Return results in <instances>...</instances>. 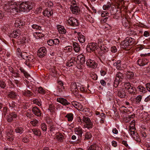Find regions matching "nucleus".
I'll list each match as a JSON object with an SVG mask.
<instances>
[{"instance_id":"19","label":"nucleus","mask_w":150,"mask_h":150,"mask_svg":"<svg viewBox=\"0 0 150 150\" xmlns=\"http://www.w3.org/2000/svg\"><path fill=\"white\" fill-rule=\"evenodd\" d=\"M78 38L79 42L81 43H83L85 41V36L80 32L77 33Z\"/></svg>"},{"instance_id":"3","label":"nucleus","mask_w":150,"mask_h":150,"mask_svg":"<svg viewBox=\"0 0 150 150\" xmlns=\"http://www.w3.org/2000/svg\"><path fill=\"white\" fill-rule=\"evenodd\" d=\"M135 41V40L132 38L127 37L122 42L121 47L123 49L130 48L131 46Z\"/></svg>"},{"instance_id":"61","label":"nucleus","mask_w":150,"mask_h":150,"mask_svg":"<svg viewBox=\"0 0 150 150\" xmlns=\"http://www.w3.org/2000/svg\"><path fill=\"white\" fill-rule=\"evenodd\" d=\"M6 86L5 82L3 81H0V87L2 88H4Z\"/></svg>"},{"instance_id":"55","label":"nucleus","mask_w":150,"mask_h":150,"mask_svg":"<svg viewBox=\"0 0 150 150\" xmlns=\"http://www.w3.org/2000/svg\"><path fill=\"white\" fill-rule=\"evenodd\" d=\"M9 115H11V117L13 120H14L17 117V115L15 112H12L9 114Z\"/></svg>"},{"instance_id":"23","label":"nucleus","mask_w":150,"mask_h":150,"mask_svg":"<svg viewBox=\"0 0 150 150\" xmlns=\"http://www.w3.org/2000/svg\"><path fill=\"white\" fill-rule=\"evenodd\" d=\"M23 24V22L19 18L17 19L15 23V26L16 27L20 28Z\"/></svg>"},{"instance_id":"26","label":"nucleus","mask_w":150,"mask_h":150,"mask_svg":"<svg viewBox=\"0 0 150 150\" xmlns=\"http://www.w3.org/2000/svg\"><path fill=\"white\" fill-rule=\"evenodd\" d=\"M137 89L138 91L140 93V94L142 93H144L146 92V90L145 88L142 86H139L137 87Z\"/></svg>"},{"instance_id":"40","label":"nucleus","mask_w":150,"mask_h":150,"mask_svg":"<svg viewBox=\"0 0 150 150\" xmlns=\"http://www.w3.org/2000/svg\"><path fill=\"white\" fill-rule=\"evenodd\" d=\"M127 34L130 36L137 35V33L136 32L132 30H129L127 32Z\"/></svg>"},{"instance_id":"49","label":"nucleus","mask_w":150,"mask_h":150,"mask_svg":"<svg viewBox=\"0 0 150 150\" xmlns=\"http://www.w3.org/2000/svg\"><path fill=\"white\" fill-rule=\"evenodd\" d=\"M135 128L134 127V125H130L129 127V131L130 133V134H131V133H132V132H135Z\"/></svg>"},{"instance_id":"54","label":"nucleus","mask_w":150,"mask_h":150,"mask_svg":"<svg viewBox=\"0 0 150 150\" xmlns=\"http://www.w3.org/2000/svg\"><path fill=\"white\" fill-rule=\"evenodd\" d=\"M53 45H59V39L56 38L53 40Z\"/></svg>"},{"instance_id":"58","label":"nucleus","mask_w":150,"mask_h":150,"mask_svg":"<svg viewBox=\"0 0 150 150\" xmlns=\"http://www.w3.org/2000/svg\"><path fill=\"white\" fill-rule=\"evenodd\" d=\"M44 36V34L40 32H38V39H40L42 40H43L44 39V38H43Z\"/></svg>"},{"instance_id":"15","label":"nucleus","mask_w":150,"mask_h":150,"mask_svg":"<svg viewBox=\"0 0 150 150\" xmlns=\"http://www.w3.org/2000/svg\"><path fill=\"white\" fill-rule=\"evenodd\" d=\"M148 63V60L145 58L142 59H139L137 61L138 64L140 66H144L147 64Z\"/></svg>"},{"instance_id":"27","label":"nucleus","mask_w":150,"mask_h":150,"mask_svg":"<svg viewBox=\"0 0 150 150\" xmlns=\"http://www.w3.org/2000/svg\"><path fill=\"white\" fill-rule=\"evenodd\" d=\"M28 54H29V53L23 52L20 53V54H18V56L20 58H22L25 60L26 58H27L28 56Z\"/></svg>"},{"instance_id":"56","label":"nucleus","mask_w":150,"mask_h":150,"mask_svg":"<svg viewBox=\"0 0 150 150\" xmlns=\"http://www.w3.org/2000/svg\"><path fill=\"white\" fill-rule=\"evenodd\" d=\"M38 108L35 107L33 108L32 109V111L33 113L37 116H38Z\"/></svg>"},{"instance_id":"1","label":"nucleus","mask_w":150,"mask_h":150,"mask_svg":"<svg viewBox=\"0 0 150 150\" xmlns=\"http://www.w3.org/2000/svg\"><path fill=\"white\" fill-rule=\"evenodd\" d=\"M9 8L11 9V12L13 11L15 13L20 11L28 12L32 8V5L28 2H23L18 6L16 2L11 1L9 3Z\"/></svg>"},{"instance_id":"51","label":"nucleus","mask_w":150,"mask_h":150,"mask_svg":"<svg viewBox=\"0 0 150 150\" xmlns=\"http://www.w3.org/2000/svg\"><path fill=\"white\" fill-rule=\"evenodd\" d=\"M105 42L104 41H102L101 39H99L98 40V46L100 47L101 46L104 44Z\"/></svg>"},{"instance_id":"25","label":"nucleus","mask_w":150,"mask_h":150,"mask_svg":"<svg viewBox=\"0 0 150 150\" xmlns=\"http://www.w3.org/2000/svg\"><path fill=\"white\" fill-rule=\"evenodd\" d=\"M74 50L75 52H78L80 51V47L78 44L76 42H74L73 44Z\"/></svg>"},{"instance_id":"14","label":"nucleus","mask_w":150,"mask_h":150,"mask_svg":"<svg viewBox=\"0 0 150 150\" xmlns=\"http://www.w3.org/2000/svg\"><path fill=\"white\" fill-rule=\"evenodd\" d=\"M21 34V32L19 29H17L16 30H14L10 35V36L11 37L16 38L18 37Z\"/></svg>"},{"instance_id":"28","label":"nucleus","mask_w":150,"mask_h":150,"mask_svg":"<svg viewBox=\"0 0 150 150\" xmlns=\"http://www.w3.org/2000/svg\"><path fill=\"white\" fill-rule=\"evenodd\" d=\"M77 59H80V62L81 64H83L85 62V57L84 55L81 54L77 56Z\"/></svg>"},{"instance_id":"9","label":"nucleus","mask_w":150,"mask_h":150,"mask_svg":"<svg viewBox=\"0 0 150 150\" xmlns=\"http://www.w3.org/2000/svg\"><path fill=\"white\" fill-rule=\"evenodd\" d=\"M77 58L76 57H72L71 58L69 57L66 63V65L67 66L70 67L73 66L76 63Z\"/></svg>"},{"instance_id":"32","label":"nucleus","mask_w":150,"mask_h":150,"mask_svg":"<svg viewBox=\"0 0 150 150\" xmlns=\"http://www.w3.org/2000/svg\"><path fill=\"white\" fill-rule=\"evenodd\" d=\"M134 74L131 71H128L127 72L126 77L127 79L130 80L134 78Z\"/></svg>"},{"instance_id":"20","label":"nucleus","mask_w":150,"mask_h":150,"mask_svg":"<svg viewBox=\"0 0 150 150\" xmlns=\"http://www.w3.org/2000/svg\"><path fill=\"white\" fill-rule=\"evenodd\" d=\"M75 133L80 137H81L82 134L83 133V130L82 128L80 127H76L74 129Z\"/></svg>"},{"instance_id":"6","label":"nucleus","mask_w":150,"mask_h":150,"mask_svg":"<svg viewBox=\"0 0 150 150\" xmlns=\"http://www.w3.org/2000/svg\"><path fill=\"white\" fill-rule=\"evenodd\" d=\"M67 21L69 25L74 27L78 26L79 23L77 20L74 17H69Z\"/></svg>"},{"instance_id":"4","label":"nucleus","mask_w":150,"mask_h":150,"mask_svg":"<svg viewBox=\"0 0 150 150\" xmlns=\"http://www.w3.org/2000/svg\"><path fill=\"white\" fill-rule=\"evenodd\" d=\"M82 120L83 122H84V126L85 128L90 129L93 127L94 126L93 123L88 117L83 116L82 117Z\"/></svg>"},{"instance_id":"18","label":"nucleus","mask_w":150,"mask_h":150,"mask_svg":"<svg viewBox=\"0 0 150 150\" xmlns=\"http://www.w3.org/2000/svg\"><path fill=\"white\" fill-rule=\"evenodd\" d=\"M85 18L86 20L89 21L91 23H93L94 22V20L91 16L86 11L83 13Z\"/></svg>"},{"instance_id":"5","label":"nucleus","mask_w":150,"mask_h":150,"mask_svg":"<svg viewBox=\"0 0 150 150\" xmlns=\"http://www.w3.org/2000/svg\"><path fill=\"white\" fill-rule=\"evenodd\" d=\"M98 48L97 43L92 42L88 44L86 49L88 52H91L97 50Z\"/></svg>"},{"instance_id":"50","label":"nucleus","mask_w":150,"mask_h":150,"mask_svg":"<svg viewBox=\"0 0 150 150\" xmlns=\"http://www.w3.org/2000/svg\"><path fill=\"white\" fill-rule=\"evenodd\" d=\"M120 81H121L118 79L117 80V79H115L114 83V86L116 88L118 86Z\"/></svg>"},{"instance_id":"2","label":"nucleus","mask_w":150,"mask_h":150,"mask_svg":"<svg viewBox=\"0 0 150 150\" xmlns=\"http://www.w3.org/2000/svg\"><path fill=\"white\" fill-rule=\"evenodd\" d=\"M103 8L104 10L109 11L111 15H115L117 13L116 8L112 2H108L103 5Z\"/></svg>"},{"instance_id":"39","label":"nucleus","mask_w":150,"mask_h":150,"mask_svg":"<svg viewBox=\"0 0 150 150\" xmlns=\"http://www.w3.org/2000/svg\"><path fill=\"white\" fill-rule=\"evenodd\" d=\"M72 50L71 46H68L66 47L64 50V52L65 53H67L71 52Z\"/></svg>"},{"instance_id":"13","label":"nucleus","mask_w":150,"mask_h":150,"mask_svg":"<svg viewBox=\"0 0 150 150\" xmlns=\"http://www.w3.org/2000/svg\"><path fill=\"white\" fill-rule=\"evenodd\" d=\"M46 49L44 47L40 48L38 50V57H42L44 56L46 54Z\"/></svg>"},{"instance_id":"63","label":"nucleus","mask_w":150,"mask_h":150,"mask_svg":"<svg viewBox=\"0 0 150 150\" xmlns=\"http://www.w3.org/2000/svg\"><path fill=\"white\" fill-rule=\"evenodd\" d=\"M30 123L33 126H36L38 123L37 121L36 120H33L30 122Z\"/></svg>"},{"instance_id":"52","label":"nucleus","mask_w":150,"mask_h":150,"mask_svg":"<svg viewBox=\"0 0 150 150\" xmlns=\"http://www.w3.org/2000/svg\"><path fill=\"white\" fill-rule=\"evenodd\" d=\"M79 89L82 93H84L86 92L87 91V89L83 87V86H82L80 87L79 86Z\"/></svg>"},{"instance_id":"7","label":"nucleus","mask_w":150,"mask_h":150,"mask_svg":"<svg viewBox=\"0 0 150 150\" xmlns=\"http://www.w3.org/2000/svg\"><path fill=\"white\" fill-rule=\"evenodd\" d=\"M86 64L88 67L92 68H94L97 67V63L96 62L91 59H89L87 60Z\"/></svg>"},{"instance_id":"33","label":"nucleus","mask_w":150,"mask_h":150,"mask_svg":"<svg viewBox=\"0 0 150 150\" xmlns=\"http://www.w3.org/2000/svg\"><path fill=\"white\" fill-rule=\"evenodd\" d=\"M21 72L23 73L24 76L25 78L28 79H29L30 78V75L27 72H26L24 69L22 68H20V69Z\"/></svg>"},{"instance_id":"42","label":"nucleus","mask_w":150,"mask_h":150,"mask_svg":"<svg viewBox=\"0 0 150 150\" xmlns=\"http://www.w3.org/2000/svg\"><path fill=\"white\" fill-rule=\"evenodd\" d=\"M119 97L122 98L125 97V92L124 91H119L117 93Z\"/></svg>"},{"instance_id":"45","label":"nucleus","mask_w":150,"mask_h":150,"mask_svg":"<svg viewBox=\"0 0 150 150\" xmlns=\"http://www.w3.org/2000/svg\"><path fill=\"white\" fill-rule=\"evenodd\" d=\"M8 141H12L14 140V136L13 135L10 134L7 135L6 137Z\"/></svg>"},{"instance_id":"16","label":"nucleus","mask_w":150,"mask_h":150,"mask_svg":"<svg viewBox=\"0 0 150 150\" xmlns=\"http://www.w3.org/2000/svg\"><path fill=\"white\" fill-rule=\"evenodd\" d=\"M70 7V8L71 10L72 13L76 15H77L79 14L80 11V9L77 6H74L75 5H72Z\"/></svg>"},{"instance_id":"21","label":"nucleus","mask_w":150,"mask_h":150,"mask_svg":"<svg viewBox=\"0 0 150 150\" xmlns=\"http://www.w3.org/2000/svg\"><path fill=\"white\" fill-rule=\"evenodd\" d=\"M87 150H101V149L97 144H94L91 145Z\"/></svg>"},{"instance_id":"41","label":"nucleus","mask_w":150,"mask_h":150,"mask_svg":"<svg viewBox=\"0 0 150 150\" xmlns=\"http://www.w3.org/2000/svg\"><path fill=\"white\" fill-rule=\"evenodd\" d=\"M48 110L51 113H55L54 110H55V107L53 105H50Z\"/></svg>"},{"instance_id":"35","label":"nucleus","mask_w":150,"mask_h":150,"mask_svg":"<svg viewBox=\"0 0 150 150\" xmlns=\"http://www.w3.org/2000/svg\"><path fill=\"white\" fill-rule=\"evenodd\" d=\"M84 137L85 138L84 139V140L85 141L87 140L91 139L92 137V135L90 132H87L85 134Z\"/></svg>"},{"instance_id":"60","label":"nucleus","mask_w":150,"mask_h":150,"mask_svg":"<svg viewBox=\"0 0 150 150\" xmlns=\"http://www.w3.org/2000/svg\"><path fill=\"white\" fill-rule=\"evenodd\" d=\"M11 115H9V114L7 116L6 119L7 121L9 122H11L13 120L12 118L11 117Z\"/></svg>"},{"instance_id":"31","label":"nucleus","mask_w":150,"mask_h":150,"mask_svg":"<svg viewBox=\"0 0 150 150\" xmlns=\"http://www.w3.org/2000/svg\"><path fill=\"white\" fill-rule=\"evenodd\" d=\"M56 138L59 142H63L64 139V137L62 134V133H59V134L56 136Z\"/></svg>"},{"instance_id":"43","label":"nucleus","mask_w":150,"mask_h":150,"mask_svg":"<svg viewBox=\"0 0 150 150\" xmlns=\"http://www.w3.org/2000/svg\"><path fill=\"white\" fill-rule=\"evenodd\" d=\"M15 131L16 133L21 134L23 132V129L21 127H17L15 129Z\"/></svg>"},{"instance_id":"62","label":"nucleus","mask_w":150,"mask_h":150,"mask_svg":"<svg viewBox=\"0 0 150 150\" xmlns=\"http://www.w3.org/2000/svg\"><path fill=\"white\" fill-rule=\"evenodd\" d=\"M91 76L92 78L94 80H96L98 79L97 75L96 74H91Z\"/></svg>"},{"instance_id":"48","label":"nucleus","mask_w":150,"mask_h":150,"mask_svg":"<svg viewBox=\"0 0 150 150\" xmlns=\"http://www.w3.org/2000/svg\"><path fill=\"white\" fill-rule=\"evenodd\" d=\"M8 96L10 98H14L16 97L17 96L14 92H10L9 93Z\"/></svg>"},{"instance_id":"10","label":"nucleus","mask_w":150,"mask_h":150,"mask_svg":"<svg viewBox=\"0 0 150 150\" xmlns=\"http://www.w3.org/2000/svg\"><path fill=\"white\" fill-rule=\"evenodd\" d=\"M57 89L60 93L65 91L64 86L62 81L59 80L57 81Z\"/></svg>"},{"instance_id":"44","label":"nucleus","mask_w":150,"mask_h":150,"mask_svg":"<svg viewBox=\"0 0 150 150\" xmlns=\"http://www.w3.org/2000/svg\"><path fill=\"white\" fill-rule=\"evenodd\" d=\"M38 93L42 95L44 94L45 93V91L42 87H38Z\"/></svg>"},{"instance_id":"11","label":"nucleus","mask_w":150,"mask_h":150,"mask_svg":"<svg viewBox=\"0 0 150 150\" xmlns=\"http://www.w3.org/2000/svg\"><path fill=\"white\" fill-rule=\"evenodd\" d=\"M79 86H77L75 83H71V91L75 95L77 94L79 91Z\"/></svg>"},{"instance_id":"38","label":"nucleus","mask_w":150,"mask_h":150,"mask_svg":"<svg viewBox=\"0 0 150 150\" xmlns=\"http://www.w3.org/2000/svg\"><path fill=\"white\" fill-rule=\"evenodd\" d=\"M65 117L67 118L68 121H71L73 119V115L71 113H69L66 115Z\"/></svg>"},{"instance_id":"46","label":"nucleus","mask_w":150,"mask_h":150,"mask_svg":"<svg viewBox=\"0 0 150 150\" xmlns=\"http://www.w3.org/2000/svg\"><path fill=\"white\" fill-rule=\"evenodd\" d=\"M124 86L126 90H128L132 86L130 84L129 82H126L124 83Z\"/></svg>"},{"instance_id":"34","label":"nucleus","mask_w":150,"mask_h":150,"mask_svg":"<svg viewBox=\"0 0 150 150\" xmlns=\"http://www.w3.org/2000/svg\"><path fill=\"white\" fill-rule=\"evenodd\" d=\"M124 78V76L123 74L121 73L120 72H118L116 74L115 79H116L117 80L118 79L121 81V80L122 79Z\"/></svg>"},{"instance_id":"17","label":"nucleus","mask_w":150,"mask_h":150,"mask_svg":"<svg viewBox=\"0 0 150 150\" xmlns=\"http://www.w3.org/2000/svg\"><path fill=\"white\" fill-rule=\"evenodd\" d=\"M132 132V133H131V135L133 139L137 142H140L141 139L140 137L137 132Z\"/></svg>"},{"instance_id":"30","label":"nucleus","mask_w":150,"mask_h":150,"mask_svg":"<svg viewBox=\"0 0 150 150\" xmlns=\"http://www.w3.org/2000/svg\"><path fill=\"white\" fill-rule=\"evenodd\" d=\"M121 61L118 60L113 64L114 66L116 67L117 69L120 70L121 69Z\"/></svg>"},{"instance_id":"24","label":"nucleus","mask_w":150,"mask_h":150,"mask_svg":"<svg viewBox=\"0 0 150 150\" xmlns=\"http://www.w3.org/2000/svg\"><path fill=\"white\" fill-rule=\"evenodd\" d=\"M127 91L130 94L133 95L136 94L137 90L135 87L132 86Z\"/></svg>"},{"instance_id":"59","label":"nucleus","mask_w":150,"mask_h":150,"mask_svg":"<svg viewBox=\"0 0 150 150\" xmlns=\"http://www.w3.org/2000/svg\"><path fill=\"white\" fill-rule=\"evenodd\" d=\"M41 128L43 131H45L47 129L46 125L45 123H43L41 125Z\"/></svg>"},{"instance_id":"8","label":"nucleus","mask_w":150,"mask_h":150,"mask_svg":"<svg viewBox=\"0 0 150 150\" xmlns=\"http://www.w3.org/2000/svg\"><path fill=\"white\" fill-rule=\"evenodd\" d=\"M26 61L25 62V64L28 66L30 67L31 66V62H33L35 61V59L34 57L32 55H30L29 54L28 56L26 58Z\"/></svg>"},{"instance_id":"64","label":"nucleus","mask_w":150,"mask_h":150,"mask_svg":"<svg viewBox=\"0 0 150 150\" xmlns=\"http://www.w3.org/2000/svg\"><path fill=\"white\" fill-rule=\"evenodd\" d=\"M27 40L26 37H23L21 39V42L22 43H25L27 42Z\"/></svg>"},{"instance_id":"53","label":"nucleus","mask_w":150,"mask_h":150,"mask_svg":"<svg viewBox=\"0 0 150 150\" xmlns=\"http://www.w3.org/2000/svg\"><path fill=\"white\" fill-rule=\"evenodd\" d=\"M46 122L47 124L52 125V120L50 117H47L46 119Z\"/></svg>"},{"instance_id":"47","label":"nucleus","mask_w":150,"mask_h":150,"mask_svg":"<svg viewBox=\"0 0 150 150\" xmlns=\"http://www.w3.org/2000/svg\"><path fill=\"white\" fill-rule=\"evenodd\" d=\"M110 12L108 11H102L101 14V16L102 17H105L109 16Z\"/></svg>"},{"instance_id":"36","label":"nucleus","mask_w":150,"mask_h":150,"mask_svg":"<svg viewBox=\"0 0 150 150\" xmlns=\"http://www.w3.org/2000/svg\"><path fill=\"white\" fill-rule=\"evenodd\" d=\"M142 96L141 95H139L135 98V102L136 104H139L141 101L142 99Z\"/></svg>"},{"instance_id":"22","label":"nucleus","mask_w":150,"mask_h":150,"mask_svg":"<svg viewBox=\"0 0 150 150\" xmlns=\"http://www.w3.org/2000/svg\"><path fill=\"white\" fill-rule=\"evenodd\" d=\"M53 13V12L52 10H48L47 9L45 10L43 12V15L48 17H50L52 15Z\"/></svg>"},{"instance_id":"29","label":"nucleus","mask_w":150,"mask_h":150,"mask_svg":"<svg viewBox=\"0 0 150 150\" xmlns=\"http://www.w3.org/2000/svg\"><path fill=\"white\" fill-rule=\"evenodd\" d=\"M57 28L60 33L62 34H65L66 32V30L63 26L61 25H59L57 26Z\"/></svg>"},{"instance_id":"57","label":"nucleus","mask_w":150,"mask_h":150,"mask_svg":"<svg viewBox=\"0 0 150 150\" xmlns=\"http://www.w3.org/2000/svg\"><path fill=\"white\" fill-rule=\"evenodd\" d=\"M118 7L120 8V11H125L127 10V7L125 6H118Z\"/></svg>"},{"instance_id":"12","label":"nucleus","mask_w":150,"mask_h":150,"mask_svg":"<svg viewBox=\"0 0 150 150\" xmlns=\"http://www.w3.org/2000/svg\"><path fill=\"white\" fill-rule=\"evenodd\" d=\"M57 101L64 106H68L70 105V103L66 99L63 98H57Z\"/></svg>"},{"instance_id":"37","label":"nucleus","mask_w":150,"mask_h":150,"mask_svg":"<svg viewBox=\"0 0 150 150\" xmlns=\"http://www.w3.org/2000/svg\"><path fill=\"white\" fill-rule=\"evenodd\" d=\"M106 45V44H104L100 47V50L105 52L108 51V48Z\"/></svg>"}]
</instances>
